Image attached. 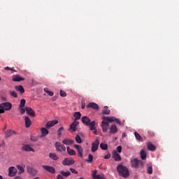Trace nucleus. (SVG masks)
I'll return each instance as SVG.
<instances>
[{
	"label": "nucleus",
	"instance_id": "7c9ffc66",
	"mask_svg": "<svg viewBox=\"0 0 179 179\" xmlns=\"http://www.w3.org/2000/svg\"><path fill=\"white\" fill-rule=\"evenodd\" d=\"M110 110H108V106H104V109L102 110V114L105 115H110Z\"/></svg>",
	"mask_w": 179,
	"mask_h": 179
},
{
	"label": "nucleus",
	"instance_id": "052dcab7",
	"mask_svg": "<svg viewBox=\"0 0 179 179\" xmlns=\"http://www.w3.org/2000/svg\"><path fill=\"white\" fill-rule=\"evenodd\" d=\"M0 179H3V178L2 177V176H0Z\"/></svg>",
	"mask_w": 179,
	"mask_h": 179
},
{
	"label": "nucleus",
	"instance_id": "f03ea898",
	"mask_svg": "<svg viewBox=\"0 0 179 179\" xmlns=\"http://www.w3.org/2000/svg\"><path fill=\"white\" fill-rule=\"evenodd\" d=\"M81 121L84 125L86 127H90V131H94L96 129V121H90V118L87 116H84L81 118Z\"/></svg>",
	"mask_w": 179,
	"mask_h": 179
},
{
	"label": "nucleus",
	"instance_id": "c9c22d12",
	"mask_svg": "<svg viewBox=\"0 0 179 179\" xmlns=\"http://www.w3.org/2000/svg\"><path fill=\"white\" fill-rule=\"evenodd\" d=\"M18 110L21 115H23L26 113V108H24V107H18Z\"/></svg>",
	"mask_w": 179,
	"mask_h": 179
},
{
	"label": "nucleus",
	"instance_id": "c756f323",
	"mask_svg": "<svg viewBox=\"0 0 179 179\" xmlns=\"http://www.w3.org/2000/svg\"><path fill=\"white\" fill-rule=\"evenodd\" d=\"M140 156L142 160H146V151L145 150H141L140 152Z\"/></svg>",
	"mask_w": 179,
	"mask_h": 179
},
{
	"label": "nucleus",
	"instance_id": "f257e3e1",
	"mask_svg": "<svg viewBox=\"0 0 179 179\" xmlns=\"http://www.w3.org/2000/svg\"><path fill=\"white\" fill-rule=\"evenodd\" d=\"M117 171L119 176L123 177V178H128L129 177V170L128 168L122 164H119L117 166Z\"/></svg>",
	"mask_w": 179,
	"mask_h": 179
},
{
	"label": "nucleus",
	"instance_id": "473e14b6",
	"mask_svg": "<svg viewBox=\"0 0 179 179\" xmlns=\"http://www.w3.org/2000/svg\"><path fill=\"white\" fill-rule=\"evenodd\" d=\"M74 121H78V120L80 119V117H82V115L80 114V112H76L74 113Z\"/></svg>",
	"mask_w": 179,
	"mask_h": 179
},
{
	"label": "nucleus",
	"instance_id": "49530a36",
	"mask_svg": "<svg viewBox=\"0 0 179 179\" xmlns=\"http://www.w3.org/2000/svg\"><path fill=\"white\" fill-rule=\"evenodd\" d=\"M117 150L118 153H121V152L122 151V147L121 145L117 146Z\"/></svg>",
	"mask_w": 179,
	"mask_h": 179
},
{
	"label": "nucleus",
	"instance_id": "9b49d317",
	"mask_svg": "<svg viewBox=\"0 0 179 179\" xmlns=\"http://www.w3.org/2000/svg\"><path fill=\"white\" fill-rule=\"evenodd\" d=\"M17 173V169H16V168H15L14 166H10L8 169L9 177H15V176H16Z\"/></svg>",
	"mask_w": 179,
	"mask_h": 179
},
{
	"label": "nucleus",
	"instance_id": "c85d7f7f",
	"mask_svg": "<svg viewBox=\"0 0 179 179\" xmlns=\"http://www.w3.org/2000/svg\"><path fill=\"white\" fill-rule=\"evenodd\" d=\"M66 149L67 152L69 155H70V156H75V155H76V152L73 150V149H71L70 147H67Z\"/></svg>",
	"mask_w": 179,
	"mask_h": 179
},
{
	"label": "nucleus",
	"instance_id": "dca6fc26",
	"mask_svg": "<svg viewBox=\"0 0 179 179\" xmlns=\"http://www.w3.org/2000/svg\"><path fill=\"white\" fill-rule=\"evenodd\" d=\"M87 108H93V110H99V105L94 102H90L87 105Z\"/></svg>",
	"mask_w": 179,
	"mask_h": 179
},
{
	"label": "nucleus",
	"instance_id": "13d9d810",
	"mask_svg": "<svg viewBox=\"0 0 179 179\" xmlns=\"http://www.w3.org/2000/svg\"><path fill=\"white\" fill-rule=\"evenodd\" d=\"M122 138H125V133L122 134Z\"/></svg>",
	"mask_w": 179,
	"mask_h": 179
},
{
	"label": "nucleus",
	"instance_id": "b1692460",
	"mask_svg": "<svg viewBox=\"0 0 179 179\" xmlns=\"http://www.w3.org/2000/svg\"><path fill=\"white\" fill-rule=\"evenodd\" d=\"M24 121L26 128H29L30 125H31V120H30V118L28 116H26L24 117Z\"/></svg>",
	"mask_w": 179,
	"mask_h": 179
},
{
	"label": "nucleus",
	"instance_id": "603ef678",
	"mask_svg": "<svg viewBox=\"0 0 179 179\" xmlns=\"http://www.w3.org/2000/svg\"><path fill=\"white\" fill-rule=\"evenodd\" d=\"M5 113V109L0 108V114H3Z\"/></svg>",
	"mask_w": 179,
	"mask_h": 179
},
{
	"label": "nucleus",
	"instance_id": "e2e57ef3",
	"mask_svg": "<svg viewBox=\"0 0 179 179\" xmlns=\"http://www.w3.org/2000/svg\"><path fill=\"white\" fill-rule=\"evenodd\" d=\"M0 148H1V145H0Z\"/></svg>",
	"mask_w": 179,
	"mask_h": 179
},
{
	"label": "nucleus",
	"instance_id": "7ed1b4c3",
	"mask_svg": "<svg viewBox=\"0 0 179 179\" xmlns=\"http://www.w3.org/2000/svg\"><path fill=\"white\" fill-rule=\"evenodd\" d=\"M143 166V162L141 159H138L137 158H134L131 160V166L133 167V169H138V167Z\"/></svg>",
	"mask_w": 179,
	"mask_h": 179
},
{
	"label": "nucleus",
	"instance_id": "58836bf2",
	"mask_svg": "<svg viewBox=\"0 0 179 179\" xmlns=\"http://www.w3.org/2000/svg\"><path fill=\"white\" fill-rule=\"evenodd\" d=\"M10 96H12V97H15V99H17V94L15 91H10L9 92Z\"/></svg>",
	"mask_w": 179,
	"mask_h": 179
},
{
	"label": "nucleus",
	"instance_id": "6ab92c4d",
	"mask_svg": "<svg viewBox=\"0 0 179 179\" xmlns=\"http://www.w3.org/2000/svg\"><path fill=\"white\" fill-rule=\"evenodd\" d=\"M24 152H35V150L29 145H24L22 147Z\"/></svg>",
	"mask_w": 179,
	"mask_h": 179
},
{
	"label": "nucleus",
	"instance_id": "e433bc0d",
	"mask_svg": "<svg viewBox=\"0 0 179 179\" xmlns=\"http://www.w3.org/2000/svg\"><path fill=\"white\" fill-rule=\"evenodd\" d=\"M17 170H19V174H22V173H24V169H23V166L20 165L17 166Z\"/></svg>",
	"mask_w": 179,
	"mask_h": 179
},
{
	"label": "nucleus",
	"instance_id": "423d86ee",
	"mask_svg": "<svg viewBox=\"0 0 179 179\" xmlns=\"http://www.w3.org/2000/svg\"><path fill=\"white\" fill-rule=\"evenodd\" d=\"M55 149L57 150V152H66V147L64 144H61L59 142L55 143Z\"/></svg>",
	"mask_w": 179,
	"mask_h": 179
},
{
	"label": "nucleus",
	"instance_id": "4468645a",
	"mask_svg": "<svg viewBox=\"0 0 179 179\" xmlns=\"http://www.w3.org/2000/svg\"><path fill=\"white\" fill-rule=\"evenodd\" d=\"M25 110L27 111V114L28 115H29L30 117H36V113L34 112V110H33V108H30V107H26Z\"/></svg>",
	"mask_w": 179,
	"mask_h": 179
},
{
	"label": "nucleus",
	"instance_id": "393cba45",
	"mask_svg": "<svg viewBox=\"0 0 179 179\" xmlns=\"http://www.w3.org/2000/svg\"><path fill=\"white\" fill-rule=\"evenodd\" d=\"M147 146L148 150H151L152 152H155V150H156V146H155V145L152 144L150 142L147 143Z\"/></svg>",
	"mask_w": 179,
	"mask_h": 179
},
{
	"label": "nucleus",
	"instance_id": "cd10ccee",
	"mask_svg": "<svg viewBox=\"0 0 179 179\" xmlns=\"http://www.w3.org/2000/svg\"><path fill=\"white\" fill-rule=\"evenodd\" d=\"M134 136L137 141H139V142H143V138H142V136H141V134H139V133H138L137 131H135Z\"/></svg>",
	"mask_w": 179,
	"mask_h": 179
},
{
	"label": "nucleus",
	"instance_id": "ddd939ff",
	"mask_svg": "<svg viewBox=\"0 0 179 179\" xmlns=\"http://www.w3.org/2000/svg\"><path fill=\"white\" fill-rule=\"evenodd\" d=\"M57 124H58V120L48 121L45 124V128L50 129V128L54 127V125H57Z\"/></svg>",
	"mask_w": 179,
	"mask_h": 179
},
{
	"label": "nucleus",
	"instance_id": "a19ab883",
	"mask_svg": "<svg viewBox=\"0 0 179 179\" xmlns=\"http://www.w3.org/2000/svg\"><path fill=\"white\" fill-rule=\"evenodd\" d=\"M44 92L48 94V96H54V92L48 90V88H45Z\"/></svg>",
	"mask_w": 179,
	"mask_h": 179
},
{
	"label": "nucleus",
	"instance_id": "4d7b16f0",
	"mask_svg": "<svg viewBox=\"0 0 179 179\" xmlns=\"http://www.w3.org/2000/svg\"><path fill=\"white\" fill-rule=\"evenodd\" d=\"M93 134L94 135H97V130L94 129V131H93Z\"/></svg>",
	"mask_w": 179,
	"mask_h": 179
},
{
	"label": "nucleus",
	"instance_id": "39448f33",
	"mask_svg": "<svg viewBox=\"0 0 179 179\" xmlns=\"http://www.w3.org/2000/svg\"><path fill=\"white\" fill-rule=\"evenodd\" d=\"M0 108L4 109V111H9L12 109V103L10 102H4L0 104Z\"/></svg>",
	"mask_w": 179,
	"mask_h": 179
},
{
	"label": "nucleus",
	"instance_id": "bf43d9fd",
	"mask_svg": "<svg viewBox=\"0 0 179 179\" xmlns=\"http://www.w3.org/2000/svg\"><path fill=\"white\" fill-rule=\"evenodd\" d=\"M83 110L85 108V105H82Z\"/></svg>",
	"mask_w": 179,
	"mask_h": 179
},
{
	"label": "nucleus",
	"instance_id": "72a5a7b5",
	"mask_svg": "<svg viewBox=\"0 0 179 179\" xmlns=\"http://www.w3.org/2000/svg\"><path fill=\"white\" fill-rule=\"evenodd\" d=\"M29 174L32 176L33 177H36L37 176V170L31 169L29 171H28Z\"/></svg>",
	"mask_w": 179,
	"mask_h": 179
},
{
	"label": "nucleus",
	"instance_id": "f8f14e48",
	"mask_svg": "<svg viewBox=\"0 0 179 179\" xmlns=\"http://www.w3.org/2000/svg\"><path fill=\"white\" fill-rule=\"evenodd\" d=\"M75 149H77L79 157H83V148L82 146L76 144L74 145Z\"/></svg>",
	"mask_w": 179,
	"mask_h": 179
},
{
	"label": "nucleus",
	"instance_id": "680f3d73",
	"mask_svg": "<svg viewBox=\"0 0 179 179\" xmlns=\"http://www.w3.org/2000/svg\"><path fill=\"white\" fill-rule=\"evenodd\" d=\"M2 80V78H1V77H0V80Z\"/></svg>",
	"mask_w": 179,
	"mask_h": 179
},
{
	"label": "nucleus",
	"instance_id": "f704fd0d",
	"mask_svg": "<svg viewBox=\"0 0 179 179\" xmlns=\"http://www.w3.org/2000/svg\"><path fill=\"white\" fill-rule=\"evenodd\" d=\"M100 148L102 150H107V149H108V145L102 143L100 144Z\"/></svg>",
	"mask_w": 179,
	"mask_h": 179
},
{
	"label": "nucleus",
	"instance_id": "79ce46f5",
	"mask_svg": "<svg viewBox=\"0 0 179 179\" xmlns=\"http://www.w3.org/2000/svg\"><path fill=\"white\" fill-rule=\"evenodd\" d=\"M24 106H26V100L25 99H21L19 107H24Z\"/></svg>",
	"mask_w": 179,
	"mask_h": 179
},
{
	"label": "nucleus",
	"instance_id": "de8ad7c7",
	"mask_svg": "<svg viewBox=\"0 0 179 179\" xmlns=\"http://www.w3.org/2000/svg\"><path fill=\"white\" fill-rule=\"evenodd\" d=\"M70 171H71V173H73V174H78V171H76V170H75V169L73 168H71Z\"/></svg>",
	"mask_w": 179,
	"mask_h": 179
},
{
	"label": "nucleus",
	"instance_id": "864d4df0",
	"mask_svg": "<svg viewBox=\"0 0 179 179\" xmlns=\"http://www.w3.org/2000/svg\"><path fill=\"white\" fill-rule=\"evenodd\" d=\"M1 100H2V101H8V99L6 97H3V96L1 97Z\"/></svg>",
	"mask_w": 179,
	"mask_h": 179
},
{
	"label": "nucleus",
	"instance_id": "a18cd8bd",
	"mask_svg": "<svg viewBox=\"0 0 179 179\" xmlns=\"http://www.w3.org/2000/svg\"><path fill=\"white\" fill-rule=\"evenodd\" d=\"M62 131H64V127H60L57 131V134L59 136H61L62 135Z\"/></svg>",
	"mask_w": 179,
	"mask_h": 179
},
{
	"label": "nucleus",
	"instance_id": "aec40b11",
	"mask_svg": "<svg viewBox=\"0 0 179 179\" xmlns=\"http://www.w3.org/2000/svg\"><path fill=\"white\" fill-rule=\"evenodd\" d=\"M73 142H74L73 140L69 139V138H65L62 141L63 145H66L68 146H69L71 145H73Z\"/></svg>",
	"mask_w": 179,
	"mask_h": 179
},
{
	"label": "nucleus",
	"instance_id": "6e6d98bb",
	"mask_svg": "<svg viewBox=\"0 0 179 179\" xmlns=\"http://www.w3.org/2000/svg\"><path fill=\"white\" fill-rule=\"evenodd\" d=\"M6 71H10V68L9 66H7L5 68Z\"/></svg>",
	"mask_w": 179,
	"mask_h": 179
},
{
	"label": "nucleus",
	"instance_id": "bb28decb",
	"mask_svg": "<svg viewBox=\"0 0 179 179\" xmlns=\"http://www.w3.org/2000/svg\"><path fill=\"white\" fill-rule=\"evenodd\" d=\"M12 135H16V131H15V130H8L6 132V138H10Z\"/></svg>",
	"mask_w": 179,
	"mask_h": 179
},
{
	"label": "nucleus",
	"instance_id": "9d476101",
	"mask_svg": "<svg viewBox=\"0 0 179 179\" xmlns=\"http://www.w3.org/2000/svg\"><path fill=\"white\" fill-rule=\"evenodd\" d=\"M43 169L45 170V171H48V173H50L51 174H55V168L47 165L42 166Z\"/></svg>",
	"mask_w": 179,
	"mask_h": 179
},
{
	"label": "nucleus",
	"instance_id": "0eeeda50",
	"mask_svg": "<svg viewBox=\"0 0 179 179\" xmlns=\"http://www.w3.org/2000/svg\"><path fill=\"white\" fill-rule=\"evenodd\" d=\"M99 145H100V140L96 138L94 142L92 144V152L94 153L99 149Z\"/></svg>",
	"mask_w": 179,
	"mask_h": 179
},
{
	"label": "nucleus",
	"instance_id": "1a4fd4ad",
	"mask_svg": "<svg viewBox=\"0 0 179 179\" xmlns=\"http://www.w3.org/2000/svg\"><path fill=\"white\" fill-rule=\"evenodd\" d=\"M69 176H71V173L69 171H60V174H58L57 176V179H65L64 178V177H69Z\"/></svg>",
	"mask_w": 179,
	"mask_h": 179
},
{
	"label": "nucleus",
	"instance_id": "c03bdc74",
	"mask_svg": "<svg viewBox=\"0 0 179 179\" xmlns=\"http://www.w3.org/2000/svg\"><path fill=\"white\" fill-rule=\"evenodd\" d=\"M60 96L62 97H66V92H65V91L61 90H60Z\"/></svg>",
	"mask_w": 179,
	"mask_h": 179
},
{
	"label": "nucleus",
	"instance_id": "3c124183",
	"mask_svg": "<svg viewBox=\"0 0 179 179\" xmlns=\"http://www.w3.org/2000/svg\"><path fill=\"white\" fill-rule=\"evenodd\" d=\"M148 134L150 135V136H155V133L153 131H148Z\"/></svg>",
	"mask_w": 179,
	"mask_h": 179
},
{
	"label": "nucleus",
	"instance_id": "a211bd4d",
	"mask_svg": "<svg viewBox=\"0 0 179 179\" xmlns=\"http://www.w3.org/2000/svg\"><path fill=\"white\" fill-rule=\"evenodd\" d=\"M41 135L40 138H44V136H47L50 132L48 131V129H47L46 127H42L41 129Z\"/></svg>",
	"mask_w": 179,
	"mask_h": 179
},
{
	"label": "nucleus",
	"instance_id": "8fccbe9b",
	"mask_svg": "<svg viewBox=\"0 0 179 179\" xmlns=\"http://www.w3.org/2000/svg\"><path fill=\"white\" fill-rule=\"evenodd\" d=\"M110 157H111V155L110 154H108V155H105L103 158L107 159H110Z\"/></svg>",
	"mask_w": 179,
	"mask_h": 179
},
{
	"label": "nucleus",
	"instance_id": "412c9836",
	"mask_svg": "<svg viewBox=\"0 0 179 179\" xmlns=\"http://www.w3.org/2000/svg\"><path fill=\"white\" fill-rule=\"evenodd\" d=\"M21 80H24V78L20 77V75H14L13 76V82H21Z\"/></svg>",
	"mask_w": 179,
	"mask_h": 179
},
{
	"label": "nucleus",
	"instance_id": "37998d69",
	"mask_svg": "<svg viewBox=\"0 0 179 179\" xmlns=\"http://www.w3.org/2000/svg\"><path fill=\"white\" fill-rule=\"evenodd\" d=\"M76 142H77V143H82V138H80V136L77 135L76 136Z\"/></svg>",
	"mask_w": 179,
	"mask_h": 179
},
{
	"label": "nucleus",
	"instance_id": "2eb2a0df",
	"mask_svg": "<svg viewBox=\"0 0 179 179\" xmlns=\"http://www.w3.org/2000/svg\"><path fill=\"white\" fill-rule=\"evenodd\" d=\"M108 122H106L104 120L101 122V128L103 132H107L108 131Z\"/></svg>",
	"mask_w": 179,
	"mask_h": 179
},
{
	"label": "nucleus",
	"instance_id": "ea45409f",
	"mask_svg": "<svg viewBox=\"0 0 179 179\" xmlns=\"http://www.w3.org/2000/svg\"><path fill=\"white\" fill-rule=\"evenodd\" d=\"M85 162H87V163H92L93 162V155L90 154L88 155V159H85Z\"/></svg>",
	"mask_w": 179,
	"mask_h": 179
},
{
	"label": "nucleus",
	"instance_id": "f3484780",
	"mask_svg": "<svg viewBox=\"0 0 179 179\" xmlns=\"http://www.w3.org/2000/svg\"><path fill=\"white\" fill-rule=\"evenodd\" d=\"M112 155L113 158L115 162H121V156L120 154H118V152H117V151H113Z\"/></svg>",
	"mask_w": 179,
	"mask_h": 179
},
{
	"label": "nucleus",
	"instance_id": "4c0bfd02",
	"mask_svg": "<svg viewBox=\"0 0 179 179\" xmlns=\"http://www.w3.org/2000/svg\"><path fill=\"white\" fill-rule=\"evenodd\" d=\"M147 173L148 174H153V167L152 166H149L147 168Z\"/></svg>",
	"mask_w": 179,
	"mask_h": 179
},
{
	"label": "nucleus",
	"instance_id": "6e6552de",
	"mask_svg": "<svg viewBox=\"0 0 179 179\" xmlns=\"http://www.w3.org/2000/svg\"><path fill=\"white\" fill-rule=\"evenodd\" d=\"M62 164L63 166H72V164H75V159L65 158L62 161Z\"/></svg>",
	"mask_w": 179,
	"mask_h": 179
},
{
	"label": "nucleus",
	"instance_id": "4be33fe9",
	"mask_svg": "<svg viewBox=\"0 0 179 179\" xmlns=\"http://www.w3.org/2000/svg\"><path fill=\"white\" fill-rule=\"evenodd\" d=\"M118 132V129L117 128V126L115 124H113L109 128V134H117Z\"/></svg>",
	"mask_w": 179,
	"mask_h": 179
},
{
	"label": "nucleus",
	"instance_id": "5701e85b",
	"mask_svg": "<svg viewBox=\"0 0 179 179\" xmlns=\"http://www.w3.org/2000/svg\"><path fill=\"white\" fill-rule=\"evenodd\" d=\"M79 125V122L74 120V122H73L70 125V129H72L74 132L76 131V127Z\"/></svg>",
	"mask_w": 179,
	"mask_h": 179
},
{
	"label": "nucleus",
	"instance_id": "09e8293b",
	"mask_svg": "<svg viewBox=\"0 0 179 179\" xmlns=\"http://www.w3.org/2000/svg\"><path fill=\"white\" fill-rule=\"evenodd\" d=\"M30 139L32 141V142H37V138L34 136H31Z\"/></svg>",
	"mask_w": 179,
	"mask_h": 179
},
{
	"label": "nucleus",
	"instance_id": "20e7f679",
	"mask_svg": "<svg viewBox=\"0 0 179 179\" xmlns=\"http://www.w3.org/2000/svg\"><path fill=\"white\" fill-rule=\"evenodd\" d=\"M102 120H104L108 122H116V124H118V125H121V121L120 120V119H117L115 117H103Z\"/></svg>",
	"mask_w": 179,
	"mask_h": 179
},
{
	"label": "nucleus",
	"instance_id": "5fc2aeb1",
	"mask_svg": "<svg viewBox=\"0 0 179 179\" xmlns=\"http://www.w3.org/2000/svg\"><path fill=\"white\" fill-rule=\"evenodd\" d=\"M10 71H11L12 72H16V70H15V69L13 68H10Z\"/></svg>",
	"mask_w": 179,
	"mask_h": 179
},
{
	"label": "nucleus",
	"instance_id": "2f4dec72",
	"mask_svg": "<svg viewBox=\"0 0 179 179\" xmlns=\"http://www.w3.org/2000/svg\"><path fill=\"white\" fill-rule=\"evenodd\" d=\"M49 157L50 159H52V160H58V159H59V157H58V156L55 153H50Z\"/></svg>",
	"mask_w": 179,
	"mask_h": 179
},
{
	"label": "nucleus",
	"instance_id": "a878e982",
	"mask_svg": "<svg viewBox=\"0 0 179 179\" xmlns=\"http://www.w3.org/2000/svg\"><path fill=\"white\" fill-rule=\"evenodd\" d=\"M15 90H17V92H20V93H21V94H23V93H24V88H23V86L22 85H16L15 87Z\"/></svg>",
	"mask_w": 179,
	"mask_h": 179
}]
</instances>
